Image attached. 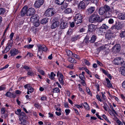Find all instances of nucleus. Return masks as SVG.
Here are the masks:
<instances>
[{
	"label": "nucleus",
	"mask_w": 125,
	"mask_h": 125,
	"mask_svg": "<svg viewBox=\"0 0 125 125\" xmlns=\"http://www.w3.org/2000/svg\"><path fill=\"white\" fill-rule=\"evenodd\" d=\"M68 24L67 22L63 21L60 24V28L62 29H64L68 26Z\"/></svg>",
	"instance_id": "obj_20"
},
{
	"label": "nucleus",
	"mask_w": 125,
	"mask_h": 125,
	"mask_svg": "<svg viewBox=\"0 0 125 125\" xmlns=\"http://www.w3.org/2000/svg\"><path fill=\"white\" fill-rule=\"evenodd\" d=\"M68 4L64 3L62 7H63L65 9L68 7Z\"/></svg>",
	"instance_id": "obj_53"
},
{
	"label": "nucleus",
	"mask_w": 125,
	"mask_h": 125,
	"mask_svg": "<svg viewBox=\"0 0 125 125\" xmlns=\"http://www.w3.org/2000/svg\"><path fill=\"white\" fill-rule=\"evenodd\" d=\"M118 18L120 19L124 20L125 19V13L123 12L118 14Z\"/></svg>",
	"instance_id": "obj_23"
},
{
	"label": "nucleus",
	"mask_w": 125,
	"mask_h": 125,
	"mask_svg": "<svg viewBox=\"0 0 125 125\" xmlns=\"http://www.w3.org/2000/svg\"><path fill=\"white\" fill-rule=\"evenodd\" d=\"M83 105L85 108L87 109H88L89 108V106L88 104L86 103H85L83 104Z\"/></svg>",
	"instance_id": "obj_42"
},
{
	"label": "nucleus",
	"mask_w": 125,
	"mask_h": 125,
	"mask_svg": "<svg viewBox=\"0 0 125 125\" xmlns=\"http://www.w3.org/2000/svg\"><path fill=\"white\" fill-rule=\"evenodd\" d=\"M95 8L94 7H91L86 9L85 13L86 15H89L93 13L95 10Z\"/></svg>",
	"instance_id": "obj_9"
},
{
	"label": "nucleus",
	"mask_w": 125,
	"mask_h": 125,
	"mask_svg": "<svg viewBox=\"0 0 125 125\" xmlns=\"http://www.w3.org/2000/svg\"><path fill=\"white\" fill-rule=\"evenodd\" d=\"M37 46L38 49V51L46 52L47 50V48L44 45L38 44L37 45Z\"/></svg>",
	"instance_id": "obj_14"
},
{
	"label": "nucleus",
	"mask_w": 125,
	"mask_h": 125,
	"mask_svg": "<svg viewBox=\"0 0 125 125\" xmlns=\"http://www.w3.org/2000/svg\"><path fill=\"white\" fill-rule=\"evenodd\" d=\"M35 12V10L33 8H30L27 10V15L28 16H31L34 14Z\"/></svg>",
	"instance_id": "obj_12"
},
{
	"label": "nucleus",
	"mask_w": 125,
	"mask_h": 125,
	"mask_svg": "<svg viewBox=\"0 0 125 125\" xmlns=\"http://www.w3.org/2000/svg\"><path fill=\"white\" fill-rule=\"evenodd\" d=\"M30 18V21H31L34 22V21H38V15L37 14H34Z\"/></svg>",
	"instance_id": "obj_22"
},
{
	"label": "nucleus",
	"mask_w": 125,
	"mask_h": 125,
	"mask_svg": "<svg viewBox=\"0 0 125 125\" xmlns=\"http://www.w3.org/2000/svg\"><path fill=\"white\" fill-rule=\"evenodd\" d=\"M103 7L108 17H110L113 14H114V10L113 8H111L110 7L107 5H104Z\"/></svg>",
	"instance_id": "obj_1"
},
{
	"label": "nucleus",
	"mask_w": 125,
	"mask_h": 125,
	"mask_svg": "<svg viewBox=\"0 0 125 125\" xmlns=\"http://www.w3.org/2000/svg\"><path fill=\"white\" fill-rule=\"evenodd\" d=\"M4 85H2L0 86V91L5 89V88Z\"/></svg>",
	"instance_id": "obj_55"
},
{
	"label": "nucleus",
	"mask_w": 125,
	"mask_h": 125,
	"mask_svg": "<svg viewBox=\"0 0 125 125\" xmlns=\"http://www.w3.org/2000/svg\"><path fill=\"white\" fill-rule=\"evenodd\" d=\"M104 105L103 106L104 108L106 111H107L108 109L109 108L108 106L106 103H104Z\"/></svg>",
	"instance_id": "obj_36"
},
{
	"label": "nucleus",
	"mask_w": 125,
	"mask_h": 125,
	"mask_svg": "<svg viewBox=\"0 0 125 125\" xmlns=\"http://www.w3.org/2000/svg\"><path fill=\"white\" fill-rule=\"evenodd\" d=\"M7 45L8 46L5 49V50H6V52L8 51L11 48L12 44L10 43H7Z\"/></svg>",
	"instance_id": "obj_28"
},
{
	"label": "nucleus",
	"mask_w": 125,
	"mask_h": 125,
	"mask_svg": "<svg viewBox=\"0 0 125 125\" xmlns=\"http://www.w3.org/2000/svg\"><path fill=\"white\" fill-rule=\"evenodd\" d=\"M72 11V9L70 8H67L64 10V12L66 13L69 14Z\"/></svg>",
	"instance_id": "obj_31"
},
{
	"label": "nucleus",
	"mask_w": 125,
	"mask_h": 125,
	"mask_svg": "<svg viewBox=\"0 0 125 125\" xmlns=\"http://www.w3.org/2000/svg\"><path fill=\"white\" fill-rule=\"evenodd\" d=\"M121 74L125 76V68H122L121 70Z\"/></svg>",
	"instance_id": "obj_41"
},
{
	"label": "nucleus",
	"mask_w": 125,
	"mask_h": 125,
	"mask_svg": "<svg viewBox=\"0 0 125 125\" xmlns=\"http://www.w3.org/2000/svg\"><path fill=\"white\" fill-rule=\"evenodd\" d=\"M66 52L68 56H71L73 54L72 52L70 50H67L66 51Z\"/></svg>",
	"instance_id": "obj_40"
},
{
	"label": "nucleus",
	"mask_w": 125,
	"mask_h": 125,
	"mask_svg": "<svg viewBox=\"0 0 125 125\" xmlns=\"http://www.w3.org/2000/svg\"><path fill=\"white\" fill-rule=\"evenodd\" d=\"M21 110L20 109H17V111H15V113L17 115H19L21 114Z\"/></svg>",
	"instance_id": "obj_45"
},
{
	"label": "nucleus",
	"mask_w": 125,
	"mask_h": 125,
	"mask_svg": "<svg viewBox=\"0 0 125 125\" xmlns=\"http://www.w3.org/2000/svg\"><path fill=\"white\" fill-rule=\"evenodd\" d=\"M96 38V37L95 35H93L91 38H89L90 42L92 43L94 42Z\"/></svg>",
	"instance_id": "obj_24"
},
{
	"label": "nucleus",
	"mask_w": 125,
	"mask_h": 125,
	"mask_svg": "<svg viewBox=\"0 0 125 125\" xmlns=\"http://www.w3.org/2000/svg\"><path fill=\"white\" fill-rule=\"evenodd\" d=\"M42 52L41 51H38L37 56H39V57L40 59H42V57L41 56L42 55Z\"/></svg>",
	"instance_id": "obj_32"
},
{
	"label": "nucleus",
	"mask_w": 125,
	"mask_h": 125,
	"mask_svg": "<svg viewBox=\"0 0 125 125\" xmlns=\"http://www.w3.org/2000/svg\"><path fill=\"white\" fill-rule=\"evenodd\" d=\"M82 16L80 14H76L75 17V23L78 25H80L82 22Z\"/></svg>",
	"instance_id": "obj_5"
},
{
	"label": "nucleus",
	"mask_w": 125,
	"mask_h": 125,
	"mask_svg": "<svg viewBox=\"0 0 125 125\" xmlns=\"http://www.w3.org/2000/svg\"><path fill=\"white\" fill-rule=\"evenodd\" d=\"M65 112L66 113V115H67L69 114V113L70 112V111L69 109H66L65 110Z\"/></svg>",
	"instance_id": "obj_61"
},
{
	"label": "nucleus",
	"mask_w": 125,
	"mask_h": 125,
	"mask_svg": "<svg viewBox=\"0 0 125 125\" xmlns=\"http://www.w3.org/2000/svg\"><path fill=\"white\" fill-rule=\"evenodd\" d=\"M43 0H38L36 1L34 3L35 7L36 8L40 7L44 3Z\"/></svg>",
	"instance_id": "obj_13"
},
{
	"label": "nucleus",
	"mask_w": 125,
	"mask_h": 125,
	"mask_svg": "<svg viewBox=\"0 0 125 125\" xmlns=\"http://www.w3.org/2000/svg\"><path fill=\"white\" fill-rule=\"evenodd\" d=\"M80 38V35H77V36H75L73 37L71 39V41H74Z\"/></svg>",
	"instance_id": "obj_29"
},
{
	"label": "nucleus",
	"mask_w": 125,
	"mask_h": 125,
	"mask_svg": "<svg viewBox=\"0 0 125 125\" xmlns=\"http://www.w3.org/2000/svg\"><path fill=\"white\" fill-rule=\"evenodd\" d=\"M28 90L29 92L30 93H32L33 91V89L31 87L28 88Z\"/></svg>",
	"instance_id": "obj_51"
},
{
	"label": "nucleus",
	"mask_w": 125,
	"mask_h": 125,
	"mask_svg": "<svg viewBox=\"0 0 125 125\" xmlns=\"http://www.w3.org/2000/svg\"><path fill=\"white\" fill-rule=\"evenodd\" d=\"M116 123L118 125H123V124L122 123L119 121V120H117Z\"/></svg>",
	"instance_id": "obj_58"
},
{
	"label": "nucleus",
	"mask_w": 125,
	"mask_h": 125,
	"mask_svg": "<svg viewBox=\"0 0 125 125\" xmlns=\"http://www.w3.org/2000/svg\"><path fill=\"white\" fill-rule=\"evenodd\" d=\"M119 36L121 38L125 37V30L121 32Z\"/></svg>",
	"instance_id": "obj_33"
},
{
	"label": "nucleus",
	"mask_w": 125,
	"mask_h": 125,
	"mask_svg": "<svg viewBox=\"0 0 125 125\" xmlns=\"http://www.w3.org/2000/svg\"><path fill=\"white\" fill-rule=\"evenodd\" d=\"M99 14L100 15H102L106 12L104 7L100 8L99 9Z\"/></svg>",
	"instance_id": "obj_25"
},
{
	"label": "nucleus",
	"mask_w": 125,
	"mask_h": 125,
	"mask_svg": "<svg viewBox=\"0 0 125 125\" xmlns=\"http://www.w3.org/2000/svg\"><path fill=\"white\" fill-rule=\"evenodd\" d=\"M55 13L54 8H49L47 9L44 13V15L47 17H51Z\"/></svg>",
	"instance_id": "obj_2"
},
{
	"label": "nucleus",
	"mask_w": 125,
	"mask_h": 125,
	"mask_svg": "<svg viewBox=\"0 0 125 125\" xmlns=\"http://www.w3.org/2000/svg\"><path fill=\"white\" fill-rule=\"evenodd\" d=\"M100 33H104L105 31L104 29H103V28L101 27L98 29Z\"/></svg>",
	"instance_id": "obj_44"
},
{
	"label": "nucleus",
	"mask_w": 125,
	"mask_h": 125,
	"mask_svg": "<svg viewBox=\"0 0 125 125\" xmlns=\"http://www.w3.org/2000/svg\"><path fill=\"white\" fill-rule=\"evenodd\" d=\"M103 117L107 121L110 123V122L109 121L107 117L105 115H103Z\"/></svg>",
	"instance_id": "obj_52"
},
{
	"label": "nucleus",
	"mask_w": 125,
	"mask_h": 125,
	"mask_svg": "<svg viewBox=\"0 0 125 125\" xmlns=\"http://www.w3.org/2000/svg\"><path fill=\"white\" fill-rule=\"evenodd\" d=\"M52 21V23L51 27V28L52 29H53L56 28L59 24L58 20L56 18L53 19Z\"/></svg>",
	"instance_id": "obj_6"
},
{
	"label": "nucleus",
	"mask_w": 125,
	"mask_h": 125,
	"mask_svg": "<svg viewBox=\"0 0 125 125\" xmlns=\"http://www.w3.org/2000/svg\"><path fill=\"white\" fill-rule=\"evenodd\" d=\"M64 0H56L55 3L58 5H61L63 3Z\"/></svg>",
	"instance_id": "obj_27"
},
{
	"label": "nucleus",
	"mask_w": 125,
	"mask_h": 125,
	"mask_svg": "<svg viewBox=\"0 0 125 125\" xmlns=\"http://www.w3.org/2000/svg\"><path fill=\"white\" fill-rule=\"evenodd\" d=\"M53 92L55 93L60 92V90L58 88H55L54 89H53Z\"/></svg>",
	"instance_id": "obj_48"
},
{
	"label": "nucleus",
	"mask_w": 125,
	"mask_h": 125,
	"mask_svg": "<svg viewBox=\"0 0 125 125\" xmlns=\"http://www.w3.org/2000/svg\"><path fill=\"white\" fill-rule=\"evenodd\" d=\"M121 49L120 45L119 44L115 45L112 48V50L113 52L114 53H118Z\"/></svg>",
	"instance_id": "obj_8"
},
{
	"label": "nucleus",
	"mask_w": 125,
	"mask_h": 125,
	"mask_svg": "<svg viewBox=\"0 0 125 125\" xmlns=\"http://www.w3.org/2000/svg\"><path fill=\"white\" fill-rule=\"evenodd\" d=\"M25 114L24 112H21L19 116V119L21 122L20 123L23 125H26L27 124V122L25 118Z\"/></svg>",
	"instance_id": "obj_4"
},
{
	"label": "nucleus",
	"mask_w": 125,
	"mask_h": 125,
	"mask_svg": "<svg viewBox=\"0 0 125 125\" xmlns=\"http://www.w3.org/2000/svg\"><path fill=\"white\" fill-rule=\"evenodd\" d=\"M96 97L98 101H100V102H102V100L100 99V97L98 94L96 95Z\"/></svg>",
	"instance_id": "obj_59"
},
{
	"label": "nucleus",
	"mask_w": 125,
	"mask_h": 125,
	"mask_svg": "<svg viewBox=\"0 0 125 125\" xmlns=\"http://www.w3.org/2000/svg\"><path fill=\"white\" fill-rule=\"evenodd\" d=\"M5 12V9L4 8H0V15L4 14Z\"/></svg>",
	"instance_id": "obj_46"
},
{
	"label": "nucleus",
	"mask_w": 125,
	"mask_h": 125,
	"mask_svg": "<svg viewBox=\"0 0 125 125\" xmlns=\"http://www.w3.org/2000/svg\"><path fill=\"white\" fill-rule=\"evenodd\" d=\"M122 86L123 88L125 90V80L124 81L122 84Z\"/></svg>",
	"instance_id": "obj_64"
},
{
	"label": "nucleus",
	"mask_w": 125,
	"mask_h": 125,
	"mask_svg": "<svg viewBox=\"0 0 125 125\" xmlns=\"http://www.w3.org/2000/svg\"><path fill=\"white\" fill-rule=\"evenodd\" d=\"M73 30L71 29H69L68 31H67V34L69 35H71L73 33Z\"/></svg>",
	"instance_id": "obj_38"
},
{
	"label": "nucleus",
	"mask_w": 125,
	"mask_h": 125,
	"mask_svg": "<svg viewBox=\"0 0 125 125\" xmlns=\"http://www.w3.org/2000/svg\"><path fill=\"white\" fill-rule=\"evenodd\" d=\"M88 31L91 32L94 31L96 29V26L95 25L91 24L89 25L88 27Z\"/></svg>",
	"instance_id": "obj_17"
},
{
	"label": "nucleus",
	"mask_w": 125,
	"mask_h": 125,
	"mask_svg": "<svg viewBox=\"0 0 125 125\" xmlns=\"http://www.w3.org/2000/svg\"><path fill=\"white\" fill-rule=\"evenodd\" d=\"M6 96L10 97H12L15 98L16 96V94L15 93H11L8 92L5 94Z\"/></svg>",
	"instance_id": "obj_21"
},
{
	"label": "nucleus",
	"mask_w": 125,
	"mask_h": 125,
	"mask_svg": "<svg viewBox=\"0 0 125 125\" xmlns=\"http://www.w3.org/2000/svg\"><path fill=\"white\" fill-rule=\"evenodd\" d=\"M95 86L97 88V91H99L100 90L99 85L98 84H97L95 85Z\"/></svg>",
	"instance_id": "obj_56"
},
{
	"label": "nucleus",
	"mask_w": 125,
	"mask_h": 125,
	"mask_svg": "<svg viewBox=\"0 0 125 125\" xmlns=\"http://www.w3.org/2000/svg\"><path fill=\"white\" fill-rule=\"evenodd\" d=\"M110 30V29L107 31L106 33L105 34V38L106 39L110 40L113 37V34Z\"/></svg>",
	"instance_id": "obj_11"
},
{
	"label": "nucleus",
	"mask_w": 125,
	"mask_h": 125,
	"mask_svg": "<svg viewBox=\"0 0 125 125\" xmlns=\"http://www.w3.org/2000/svg\"><path fill=\"white\" fill-rule=\"evenodd\" d=\"M1 113L2 114H4L5 112V108H2L1 109Z\"/></svg>",
	"instance_id": "obj_60"
},
{
	"label": "nucleus",
	"mask_w": 125,
	"mask_h": 125,
	"mask_svg": "<svg viewBox=\"0 0 125 125\" xmlns=\"http://www.w3.org/2000/svg\"><path fill=\"white\" fill-rule=\"evenodd\" d=\"M69 61L71 63H76V61L72 57H70L68 59Z\"/></svg>",
	"instance_id": "obj_39"
},
{
	"label": "nucleus",
	"mask_w": 125,
	"mask_h": 125,
	"mask_svg": "<svg viewBox=\"0 0 125 125\" xmlns=\"http://www.w3.org/2000/svg\"><path fill=\"white\" fill-rule=\"evenodd\" d=\"M19 52L18 50L15 48L11 49L10 51V56H14L16 55Z\"/></svg>",
	"instance_id": "obj_19"
},
{
	"label": "nucleus",
	"mask_w": 125,
	"mask_h": 125,
	"mask_svg": "<svg viewBox=\"0 0 125 125\" xmlns=\"http://www.w3.org/2000/svg\"><path fill=\"white\" fill-rule=\"evenodd\" d=\"M23 68L25 69L26 70H28V69H30V68L29 67L26 65H24L23 66Z\"/></svg>",
	"instance_id": "obj_63"
},
{
	"label": "nucleus",
	"mask_w": 125,
	"mask_h": 125,
	"mask_svg": "<svg viewBox=\"0 0 125 125\" xmlns=\"http://www.w3.org/2000/svg\"><path fill=\"white\" fill-rule=\"evenodd\" d=\"M28 6L26 5L24 6L22 9L21 13L20 15L21 16H24L27 13L28 9Z\"/></svg>",
	"instance_id": "obj_16"
},
{
	"label": "nucleus",
	"mask_w": 125,
	"mask_h": 125,
	"mask_svg": "<svg viewBox=\"0 0 125 125\" xmlns=\"http://www.w3.org/2000/svg\"><path fill=\"white\" fill-rule=\"evenodd\" d=\"M33 22L34 25L36 27H38L40 24V23L38 20V21H34Z\"/></svg>",
	"instance_id": "obj_35"
},
{
	"label": "nucleus",
	"mask_w": 125,
	"mask_h": 125,
	"mask_svg": "<svg viewBox=\"0 0 125 125\" xmlns=\"http://www.w3.org/2000/svg\"><path fill=\"white\" fill-rule=\"evenodd\" d=\"M99 18V15L97 14H93L91 15L89 18V21L91 23L97 22L98 19Z\"/></svg>",
	"instance_id": "obj_3"
},
{
	"label": "nucleus",
	"mask_w": 125,
	"mask_h": 125,
	"mask_svg": "<svg viewBox=\"0 0 125 125\" xmlns=\"http://www.w3.org/2000/svg\"><path fill=\"white\" fill-rule=\"evenodd\" d=\"M124 60L121 57H117L113 61L114 64L115 65H122L123 62Z\"/></svg>",
	"instance_id": "obj_7"
},
{
	"label": "nucleus",
	"mask_w": 125,
	"mask_h": 125,
	"mask_svg": "<svg viewBox=\"0 0 125 125\" xmlns=\"http://www.w3.org/2000/svg\"><path fill=\"white\" fill-rule=\"evenodd\" d=\"M73 64H70L68 66L66 67L67 68L72 69H73Z\"/></svg>",
	"instance_id": "obj_50"
},
{
	"label": "nucleus",
	"mask_w": 125,
	"mask_h": 125,
	"mask_svg": "<svg viewBox=\"0 0 125 125\" xmlns=\"http://www.w3.org/2000/svg\"><path fill=\"white\" fill-rule=\"evenodd\" d=\"M34 46L32 44H29L28 45H25L24 46V47L26 48H27L28 49L32 48Z\"/></svg>",
	"instance_id": "obj_37"
},
{
	"label": "nucleus",
	"mask_w": 125,
	"mask_h": 125,
	"mask_svg": "<svg viewBox=\"0 0 125 125\" xmlns=\"http://www.w3.org/2000/svg\"><path fill=\"white\" fill-rule=\"evenodd\" d=\"M78 8L79 9H84L86 7V6L83 1H81L78 4Z\"/></svg>",
	"instance_id": "obj_18"
},
{
	"label": "nucleus",
	"mask_w": 125,
	"mask_h": 125,
	"mask_svg": "<svg viewBox=\"0 0 125 125\" xmlns=\"http://www.w3.org/2000/svg\"><path fill=\"white\" fill-rule=\"evenodd\" d=\"M121 29V28L120 26V24L119 22H118V23L116 21L115 24L111 27L110 29L112 30L114 29L119 30Z\"/></svg>",
	"instance_id": "obj_15"
},
{
	"label": "nucleus",
	"mask_w": 125,
	"mask_h": 125,
	"mask_svg": "<svg viewBox=\"0 0 125 125\" xmlns=\"http://www.w3.org/2000/svg\"><path fill=\"white\" fill-rule=\"evenodd\" d=\"M101 27L103 29H104L105 31L108 29L109 28V27L105 24H103Z\"/></svg>",
	"instance_id": "obj_34"
},
{
	"label": "nucleus",
	"mask_w": 125,
	"mask_h": 125,
	"mask_svg": "<svg viewBox=\"0 0 125 125\" xmlns=\"http://www.w3.org/2000/svg\"><path fill=\"white\" fill-rule=\"evenodd\" d=\"M108 22L109 24H112L114 23V20L113 19L110 18L108 20Z\"/></svg>",
	"instance_id": "obj_49"
},
{
	"label": "nucleus",
	"mask_w": 125,
	"mask_h": 125,
	"mask_svg": "<svg viewBox=\"0 0 125 125\" xmlns=\"http://www.w3.org/2000/svg\"><path fill=\"white\" fill-rule=\"evenodd\" d=\"M90 42L89 38L88 36H86L83 40V42L84 43L87 44Z\"/></svg>",
	"instance_id": "obj_30"
},
{
	"label": "nucleus",
	"mask_w": 125,
	"mask_h": 125,
	"mask_svg": "<svg viewBox=\"0 0 125 125\" xmlns=\"http://www.w3.org/2000/svg\"><path fill=\"white\" fill-rule=\"evenodd\" d=\"M57 75L58 77H59V80L60 84L62 85L63 84V76L62 73L59 71L57 72Z\"/></svg>",
	"instance_id": "obj_10"
},
{
	"label": "nucleus",
	"mask_w": 125,
	"mask_h": 125,
	"mask_svg": "<svg viewBox=\"0 0 125 125\" xmlns=\"http://www.w3.org/2000/svg\"><path fill=\"white\" fill-rule=\"evenodd\" d=\"M27 74L30 76H33L34 75V73L31 71L30 70L29 71Z\"/></svg>",
	"instance_id": "obj_47"
},
{
	"label": "nucleus",
	"mask_w": 125,
	"mask_h": 125,
	"mask_svg": "<svg viewBox=\"0 0 125 125\" xmlns=\"http://www.w3.org/2000/svg\"><path fill=\"white\" fill-rule=\"evenodd\" d=\"M101 70L102 71L103 73H104L106 75L107 74V73H108V71H106L105 70L103 69H101Z\"/></svg>",
	"instance_id": "obj_54"
},
{
	"label": "nucleus",
	"mask_w": 125,
	"mask_h": 125,
	"mask_svg": "<svg viewBox=\"0 0 125 125\" xmlns=\"http://www.w3.org/2000/svg\"><path fill=\"white\" fill-rule=\"evenodd\" d=\"M100 33H104L105 31L104 29H103V28L101 27L98 29Z\"/></svg>",
	"instance_id": "obj_43"
},
{
	"label": "nucleus",
	"mask_w": 125,
	"mask_h": 125,
	"mask_svg": "<svg viewBox=\"0 0 125 125\" xmlns=\"http://www.w3.org/2000/svg\"><path fill=\"white\" fill-rule=\"evenodd\" d=\"M84 62L86 65L88 66L90 65V62L86 60H85L84 61Z\"/></svg>",
	"instance_id": "obj_57"
},
{
	"label": "nucleus",
	"mask_w": 125,
	"mask_h": 125,
	"mask_svg": "<svg viewBox=\"0 0 125 125\" xmlns=\"http://www.w3.org/2000/svg\"><path fill=\"white\" fill-rule=\"evenodd\" d=\"M49 20L47 18H44L41 21V23L42 24H45L48 22Z\"/></svg>",
	"instance_id": "obj_26"
},
{
	"label": "nucleus",
	"mask_w": 125,
	"mask_h": 125,
	"mask_svg": "<svg viewBox=\"0 0 125 125\" xmlns=\"http://www.w3.org/2000/svg\"><path fill=\"white\" fill-rule=\"evenodd\" d=\"M79 77L81 79V80H83V78H84V75H82L81 74H80L79 75Z\"/></svg>",
	"instance_id": "obj_62"
}]
</instances>
